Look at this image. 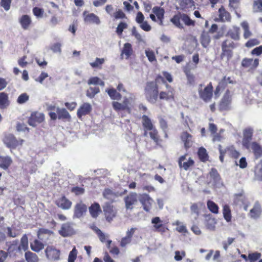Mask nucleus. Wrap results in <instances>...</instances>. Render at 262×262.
<instances>
[{
  "label": "nucleus",
  "instance_id": "nucleus-12",
  "mask_svg": "<svg viewBox=\"0 0 262 262\" xmlns=\"http://www.w3.org/2000/svg\"><path fill=\"white\" fill-rule=\"evenodd\" d=\"M3 141L7 147L15 148L18 146L22 145L24 140L23 139L17 140L13 135L9 134L5 136Z\"/></svg>",
  "mask_w": 262,
  "mask_h": 262
},
{
  "label": "nucleus",
  "instance_id": "nucleus-7",
  "mask_svg": "<svg viewBox=\"0 0 262 262\" xmlns=\"http://www.w3.org/2000/svg\"><path fill=\"white\" fill-rule=\"evenodd\" d=\"M105 92L107 93L112 100H120L122 98V95L120 92H126V90L121 82L119 83L115 89L114 88L107 89Z\"/></svg>",
  "mask_w": 262,
  "mask_h": 262
},
{
  "label": "nucleus",
  "instance_id": "nucleus-29",
  "mask_svg": "<svg viewBox=\"0 0 262 262\" xmlns=\"http://www.w3.org/2000/svg\"><path fill=\"white\" fill-rule=\"evenodd\" d=\"M83 15L84 20L86 23H94L97 25L100 23L99 17L93 13H88L87 11H85L83 12Z\"/></svg>",
  "mask_w": 262,
  "mask_h": 262
},
{
  "label": "nucleus",
  "instance_id": "nucleus-19",
  "mask_svg": "<svg viewBox=\"0 0 262 262\" xmlns=\"http://www.w3.org/2000/svg\"><path fill=\"white\" fill-rule=\"evenodd\" d=\"M253 130L250 127L245 128L243 130V138L242 140L243 145L249 149L250 146V142L252 139Z\"/></svg>",
  "mask_w": 262,
  "mask_h": 262
},
{
  "label": "nucleus",
  "instance_id": "nucleus-38",
  "mask_svg": "<svg viewBox=\"0 0 262 262\" xmlns=\"http://www.w3.org/2000/svg\"><path fill=\"white\" fill-rule=\"evenodd\" d=\"M228 84L226 81L225 78H222L219 82L218 85L216 86L215 91L214 95L215 97H218L220 95L221 91L225 89L227 86Z\"/></svg>",
  "mask_w": 262,
  "mask_h": 262
},
{
  "label": "nucleus",
  "instance_id": "nucleus-17",
  "mask_svg": "<svg viewBox=\"0 0 262 262\" xmlns=\"http://www.w3.org/2000/svg\"><path fill=\"white\" fill-rule=\"evenodd\" d=\"M58 233L61 236L66 237L74 235L75 233V231L72 227V224L67 222L62 224L60 230L58 231Z\"/></svg>",
  "mask_w": 262,
  "mask_h": 262
},
{
  "label": "nucleus",
  "instance_id": "nucleus-1",
  "mask_svg": "<svg viewBox=\"0 0 262 262\" xmlns=\"http://www.w3.org/2000/svg\"><path fill=\"white\" fill-rule=\"evenodd\" d=\"M159 86L154 81H147L144 88V95L146 100L151 104L156 103L159 97Z\"/></svg>",
  "mask_w": 262,
  "mask_h": 262
},
{
  "label": "nucleus",
  "instance_id": "nucleus-14",
  "mask_svg": "<svg viewBox=\"0 0 262 262\" xmlns=\"http://www.w3.org/2000/svg\"><path fill=\"white\" fill-rule=\"evenodd\" d=\"M259 59L244 58L242 60L241 66L245 69H248L249 71L255 70L259 65Z\"/></svg>",
  "mask_w": 262,
  "mask_h": 262
},
{
  "label": "nucleus",
  "instance_id": "nucleus-24",
  "mask_svg": "<svg viewBox=\"0 0 262 262\" xmlns=\"http://www.w3.org/2000/svg\"><path fill=\"white\" fill-rule=\"evenodd\" d=\"M142 125L144 129V135L146 136L147 132L155 128L151 119L147 115H143L142 117Z\"/></svg>",
  "mask_w": 262,
  "mask_h": 262
},
{
  "label": "nucleus",
  "instance_id": "nucleus-32",
  "mask_svg": "<svg viewBox=\"0 0 262 262\" xmlns=\"http://www.w3.org/2000/svg\"><path fill=\"white\" fill-rule=\"evenodd\" d=\"M56 112L58 119L65 120L68 121H71V116L66 108L58 107L56 109Z\"/></svg>",
  "mask_w": 262,
  "mask_h": 262
},
{
  "label": "nucleus",
  "instance_id": "nucleus-53",
  "mask_svg": "<svg viewBox=\"0 0 262 262\" xmlns=\"http://www.w3.org/2000/svg\"><path fill=\"white\" fill-rule=\"evenodd\" d=\"M103 196L107 200H111L116 196L115 192L110 188H105L103 191Z\"/></svg>",
  "mask_w": 262,
  "mask_h": 262
},
{
  "label": "nucleus",
  "instance_id": "nucleus-9",
  "mask_svg": "<svg viewBox=\"0 0 262 262\" xmlns=\"http://www.w3.org/2000/svg\"><path fill=\"white\" fill-rule=\"evenodd\" d=\"M123 201L126 209L127 210H132L134 209V206L138 203V194L135 192H130L127 195L124 196Z\"/></svg>",
  "mask_w": 262,
  "mask_h": 262
},
{
  "label": "nucleus",
  "instance_id": "nucleus-31",
  "mask_svg": "<svg viewBox=\"0 0 262 262\" xmlns=\"http://www.w3.org/2000/svg\"><path fill=\"white\" fill-rule=\"evenodd\" d=\"M19 23L24 30H27L32 23V20L29 15H23L19 18Z\"/></svg>",
  "mask_w": 262,
  "mask_h": 262
},
{
  "label": "nucleus",
  "instance_id": "nucleus-33",
  "mask_svg": "<svg viewBox=\"0 0 262 262\" xmlns=\"http://www.w3.org/2000/svg\"><path fill=\"white\" fill-rule=\"evenodd\" d=\"M261 208L258 202H256L253 207L250 210L249 216L253 219L258 218L261 213Z\"/></svg>",
  "mask_w": 262,
  "mask_h": 262
},
{
  "label": "nucleus",
  "instance_id": "nucleus-57",
  "mask_svg": "<svg viewBox=\"0 0 262 262\" xmlns=\"http://www.w3.org/2000/svg\"><path fill=\"white\" fill-rule=\"evenodd\" d=\"M173 225H177V227L176 228L177 231L181 233H185L187 232L186 227L181 224V223L177 221L176 223L172 224Z\"/></svg>",
  "mask_w": 262,
  "mask_h": 262
},
{
  "label": "nucleus",
  "instance_id": "nucleus-51",
  "mask_svg": "<svg viewBox=\"0 0 262 262\" xmlns=\"http://www.w3.org/2000/svg\"><path fill=\"white\" fill-rule=\"evenodd\" d=\"M209 176L214 182H218L221 179L220 174L215 168H212L210 169L209 172Z\"/></svg>",
  "mask_w": 262,
  "mask_h": 262
},
{
  "label": "nucleus",
  "instance_id": "nucleus-16",
  "mask_svg": "<svg viewBox=\"0 0 262 262\" xmlns=\"http://www.w3.org/2000/svg\"><path fill=\"white\" fill-rule=\"evenodd\" d=\"M45 120V115L38 112H32L28 119V124L33 126H36L37 124L40 123Z\"/></svg>",
  "mask_w": 262,
  "mask_h": 262
},
{
  "label": "nucleus",
  "instance_id": "nucleus-41",
  "mask_svg": "<svg viewBox=\"0 0 262 262\" xmlns=\"http://www.w3.org/2000/svg\"><path fill=\"white\" fill-rule=\"evenodd\" d=\"M211 41V38L208 33L203 32L200 37V42L204 48H207Z\"/></svg>",
  "mask_w": 262,
  "mask_h": 262
},
{
  "label": "nucleus",
  "instance_id": "nucleus-30",
  "mask_svg": "<svg viewBox=\"0 0 262 262\" xmlns=\"http://www.w3.org/2000/svg\"><path fill=\"white\" fill-rule=\"evenodd\" d=\"M89 212L91 216L97 218L102 212L101 207L98 203L95 202L89 207Z\"/></svg>",
  "mask_w": 262,
  "mask_h": 262
},
{
  "label": "nucleus",
  "instance_id": "nucleus-4",
  "mask_svg": "<svg viewBox=\"0 0 262 262\" xmlns=\"http://www.w3.org/2000/svg\"><path fill=\"white\" fill-rule=\"evenodd\" d=\"M202 86L203 84H199L198 89L199 97L204 102L208 103L213 97V87L212 82H210L204 89Z\"/></svg>",
  "mask_w": 262,
  "mask_h": 262
},
{
  "label": "nucleus",
  "instance_id": "nucleus-5",
  "mask_svg": "<svg viewBox=\"0 0 262 262\" xmlns=\"http://www.w3.org/2000/svg\"><path fill=\"white\" fill-rule=\"evenodd\" d=\"M103 211L106 220L111 222L117 214V210L110 202H105L102 206Z\"/></svg>",
  "mask_w": 262,
  "mask_h": 262
},
{
  "label": "nucleus",
  "instance_id": "nucleus-62",
  "mask_svg": "<svg viewBox=\"0 0 262 262\" xmlns=\"http://www.w3.org/2000/svg\"><path fill=\"white\" fill-rule=\"evenodd\" d=\"M77 250L76 248L74 247L71 251H70L69 257H68V262H74L75 260L77 257Z\"/></svg>",
  "mask_w": 262,
  "mask_h": 262
},
{
  "label": "nucleus",
  "instance_id": "nucleus-23",
  "mask_svg": "<svg viewBox=\"0 0 262 262\" xmlns=\"http://www.w3.org/2000/svg\"><path fill=\"white\" fill-rule=\"evenodd\" d=\"M187 154L181 156L178 160L179 166L181 168H183L185 170H188L191 167L194 165V161L191 158H189L187 162H184L186 160Z\"/></svg>",
  "mask_w": 262,
  "mask_h": 262
},
{
  "label": "nucleus",
  "instance_id": "nucleus-3",
  "mask_svg": "<svg viewBox=\"0 0 262 262\" xmlns=\"http://www.w3.org/2000/svg\"><path fill=\"white\" fill-rule=\"evenodd\" d=\"M238 46V43L229 39H226L221 43L222 52L220 54V59H226L229 61L233 56V50Z\"/></svg>",
  "mask_w": 262,
  "mask_h": 262
},
{
  "label": "nucleus",
  "instance_id": "nucleus-63",
  "mask_svg": "<svg viewBox=\"0 0 262 262\" xmlns=\"http://www.w3.org/2000/svg\"><path fill=\"white\" fill-rule=\"evenodd\" d=\"M88 84H103V82L101 81L98 77H91L88 81Z\"/></svg>",
  "mask_w": 262,
  "mask_h": 262
},
{
  "label": "nucleus",
  "instance_id": "nucleus-28",
  "mask_svg": "<svg viewBox=\"0 0 262 262\" xmlns=\"http://www.w3.org/2000/svg\"><path fill=\"white\" fill-rule=\"evenodd\" d=\"M152 12L157 16L159 24L162 26L163 25L165 14V10L164 8L159 6H155L152 8Z\"/></svg>",
  "mask_w": 262,
  "mask_h": 262
},
{
  "label": "nucleus",
  "instance_id": "nucleus-55",
  "mask_svg": "<svg viewBox=\"0 0 262 262\" xmlns=\"http://www.w3.org/2000/svg\"><path fill=\"white\" fill-rule=\"evenodd\" d=\"M7 236L10 237H15L19 234V232L18 230L15 228H12L8 227L7 228Z\"/></svg>",
  "mask_w": 262,
  "mask_h": 262
},
{
  "label": "nucleus",
  "instance_id": "nucleus-11",
  "mask_svg": "<svg viewBox=\"0 0 262 262\" xmlns=\"http://www.w3.org/2000/svg\"><path fill=\"white\" fill-rule=\"evenodd\" d=\"M13 247H16L18 250V252H21L22 251H26L28 249V238L26 234H24L20 239V244L18 245V240H15L12 242L9 246V250L12 251Z\"/></svg>",
  "mask_w": 262,
  "mask_h": 262
},
{
  "label": "nucleus",
  "instance_id": "nucleus-50",
  "mask_svg": "<svg viewBox=\"0 0 262 262\" xmlns=\"http://www.w3.org/2000/svg\"><path fill=\"white\" fill-rule=\"evenodd\" d=\"M97 233L100 241L102 243L106 242L107 247L110 248L112 241L110 239L106 240L105 234L100 229L98 230Z\"/></svg>",
  "mask_w": 262,
  "mask_h": 262
},
{
  "label": "nucleus",
  "instance_id": "nucleus-20",
  "mask_svg": "<svg viewBox=\"0 0 262 262\" xmlns=\"http://www.w3.org/2000/svg\"><path fill=\"white\" fill-rule=\"evenodd\" d=\"M180 139L184 144V148L187 150L192 146L193 136L186 131L183 132L180 135Z\"/></svg>",
  "mask_w": 262,
  "mask_h": 262
},
{
  "label": "nucleus",
  "instance_id": "nucleus-25",
  "mask_svg": "<svg viewBox=\"0 0 262 262\" xmlns=\"http://www.w3.org/2000/svg\"><path fill=\"white\" fill-rule=\"evenodd\" d=\"M56 205L63 210H68L71 208L72 203L65 195H62L55 201Z\"/></svg>",
  "mask_w": 262,
  "mask_h": 262
},
{
  "label": "nucleus",
  "instance_id": "nucleus-45",
  "mask_svg": "<svg viewBox=\"0 0 262 262\" xmlns=\"http://www.w3.org/2000/svg\"><path fill=\"white\" fill-rule=\"evenodd\" d=\"M223 213L225 220L227 222H229L231 221V212L229 205H225L223 206Z\"/></svg>",
  "mask_w": 262,
  "mask_h": 262
},
{
  "label": "nucleus",
  "instance_id": "nucleus-10",
  "mask_svg": "<svg viewBox=\"0 0 262 262\" xmlns=\"http://www.w3.org/2000/svg\"><path fill=\"white\" fill-rule=\"evenodd\" d=\"M151 222L153 225V230L155 232L163 234L169 230L166 223H164L158 216L153 217Z\"/></svg>",
  "mask_w": 262,
  "mask_h": 262
},
{
  "label": "nucleus",
  "instance_id": "nucleus-22",
  "mask_svg": "<svg viewBox=\"0 0 262 262\" xmlns=\"http://www.w3.org/2000/svg\"><path fill=\"white\" fill-rule=\"evenodd\" d=\"M92 111L91 105L88 102L82 104L77 110V115L79 119H81L83 116L90 114Z\"/></svg>",
  "mask_w": 262,
  "mask_h": 262
},
{
  "label": "nucleus",
  "instance_id": "nucleus-54",
  "mask_svg": "<svg viewBox=\"0 0 262 262\" xmlns=\"http://www.w3.org/2000/svg\"><path fill=\"white\" fill-rule=\"evenodd\" d=\"M32 12L34 16H35L37 18H42L43 16L45 11L43 9L35 7L32 9Z\"/></svg>",
  "mask_w": 262,
  "mask_h": 262
},
{
  "label": "nucleus",
  "instance_id": "nucleus-48",
  "mask_svg": "<svg viewBox=\"0 0 262 262\" xmlns=\"http://www.w3.org/2000/svg\"><path fill=\"white\" fill-rule=\"evenodd\" d=\"M254 175L255 179L262 181V162L255 167Z\"/></svg>",
  "mask_w": 262,
  "mask_h": 262
},
{
  "label": "nucleus",
  "instance_id": "nucleus-35",
  "mask_svg": "<svg viewBox=\"0 0 262 262\" xmlns=\"http://www.w3.org/2000/svg\"><path fill=\"white\" fill-rule=\"evenodd\" d=\"M10 105L8 94L5 92L0 93V108L4 109Z\"/></svg>",
  "mask_w": 262,
  "mask_h": 262
},
{
  "label": "nucleus",
  "instance_id": "nucleus-58",
  "mask_svg": "<svg viewBox=\"0 0 262 262\" xmlns=\"http://www.w3.org/2000/svg\"><path fill=\"white\" fill-rule=\"evenodd\" d=\"M104 58H96L95 59V61L93 62H91L90 66L93 68H101V66L104 63Z\"/></svg>",
  "mask_w": 262,
  "mask_h": 262
},
{
  "label": "nucleus",
  "instance_id": "nucleus-44",
  "mask_svg": "<svg viewBox=\"0 0 262 262\" xmlns=\"http://www.w3.org/2000/svg\"><path fill=\"white\" fill-rule=\"evenodd\" d=\"M52 234L53 232L49 229L40 228L37 232V237L39 239L43 241L45 238V235L50 236Z\"/></svg>",
  "mask_w": 262,
  "mask_h": 262
},
{
  "label": "nucleus",
  "instance_id": "nucleus-2",
  "mask_svg": "<svg viewBox=\"0 0 262 262\" xmlns=\"http://www.w3.org/2000/svg\"><path fill=\"white\" fill-rule=\"evenodd\" d=\"M170 22L177 28L180 29L184 28L183 24L181 23L182 21L186 26L194 27L195 21L190 18L189 16L184 13L178 12L174 15L170 19Z\"/></svg>",
  "mask_w": 262,
  "mask_h": 262
},
{
  "label": "nucleus",
  "instance_id": "nucleus-8",
  "mask_svg": "<svg viewBox=\"0 0 262 262\" xmlns=\"http://www.w3.org/2000/svg\"><path fill=\"white\" fill-rule=\"evenodd\" d=\"M112 104L114 110L116 112L125 111L129 114L132 112V108L130 106V99L126 97L124 98L122 103H120L118 101H113Z\"/></svg>",
  "mask_w": 262,
  "mask_h": 262
},
{
  "label": "nucleus",
  "instance_id": "nucleus-27",
  "mask_svg": "<svg viewBox=\"0 0 262 262\" xmlns=\"http://www.w3.org/2000/svg\"><path fill=\"white\" fill-rule=\"evenodd\" d=\"M240 35L241 29L239 27L236 26H233L231 28L228 30L226 36L230 38L234 41H236L240 39Z\"/></svg>",
  "mask_w": 262,
  "mask_h": 262
},
{
  "label": "nucleus",
  "instance_id": "nucleus-49",
  "mask_svg": "<svg viewBox=\"0 0 262 262\" xmlns=\"http://www.w3.org/2000/svg\"><path fill=\"white\" fill-rule=\"evenodd\" d=\"M100 92V89L99 87H90L86 91V96L90 98H93L95 97V95Z\"/></svg>",
  "mask_w": 262,
  "mask_h": 262
},
{
  "label": "nucleus",
  "instance_id": "nucleus-18",
  "mask_svg": "<svg viewBox=\"0 0 262 262\" xmlns=\"http://www.w3.org/2000/svg\"><path fill=\"white\" fill-rule=\"evenodd\" d=\"M218 13V18L215 19V21L222 23L231 21V14L225 9L224 6H221L219 9Z\"/></svg>",
  "mask_w": 262,
  "mask_h": 262
},
{
  "label": "nucleus",
  "instance_id": "nucleus-15",
  "mask_svg": "<svg viewBox=\"0 0 262 262\" xmlns=\"http://www.w3.org/2000/svg\"><path fill=\"white\" fill-rule=\"evenodd\" d=\"M139 201L142 204L143 209L146 212H149L154 202L153 199L147 193L140 194Z\"/></svg>",
  "mask_w": 262,
  "mask_h": 262
},
{
  "label": "nucleus",
  "instance_id": "nucleus-56",
  "mask_svg": "<svg viewBox=\"0 0 262 262\" xmlns=\"http://www.w3.org/2000/svg\"><path fill=\"white\" fill-rule=\"evenodd\" d=\"M128 27L127 24L123 21H121L118 25L116 32L117 34L118 35L121 36L122 35V32L123 30L125 29H126Z\"/></svg>",
  "mask_w": 262,
  "mask_h": 262
},
{
  "label": "nucleus",
  "instance_id": "nucleus-37",
  "mask_svg": "<svg viewBox=\"0 0 262 262\" xmlns=\"http://www.w3.org/2000/svg\"><path fill=\"white\" fill-rule=\"evenodd\" d=\"M251 147L255 158L258 159L262 156V147L258 143L256 142H252Z\"/></svg>",
  "mask_w": 262,
  "mask_h": 262
},
{
  "label": "nucleus",
  "instance_id": "nucleus-64",
  "mask_svg": "<svg viewBox=\"0 0 262 262\" xmlns=\"http://www.w3.org/2000/svg\"><path fill=\"white\" fill-rule=\"evenodd\" d=\"M174 255V259L177 261H180L183 259L186 255V253L184 251H176Z\"/></svg>",
  "mask_w": 262,
  "mask_h": 262
},
{
  "label": "nucleus",
  "instance_id": "nucleus-40",
  "mask_svg": "<svg viewBox=\"0 0 262 262\" xmlns=\"http://www.w3.org/2000/svg\"><path fill=\"white\" fill-rule=\"evenodd\" d=\"M226 154L229 157L233 159H237L239 157V152L237 151L233 146H230L226 147L225 149Z\"/></svg>",
  "mask_w": 262,
  "mask_h": 262
},
{
  "label": "nucleus",
  "instance_id": "nucleus-43",
  "mask_svg": "<svg viewBox=\"0 0 262 262\" xmlns=\"http://www.w3.org/2000/svg\"><path fill=\"white\" fill-rule=\"evenodd\" d=\"M133 49L130 43H125L122 50V54L125 55V58L128 59L133 53Z\"/></svg>",
  "mask_w": 262,
  "mask_h": 262
},
{
  "label": "nucleus",
  "instance_id": "nucleus-6",
  "mask_svg": "<svg viewBox=\"0 0 262 262\" xmlns=\"http://www.w3.org/2000/svg\"><path fill=\"white\" fill-rule=\"evenodd\" d=\"M232 92L229 89H227L219 104L220 111H226L230 109V105L232 102Z\"/></svg>",
  "mask_w": 262,
  "mask_h": 262
},
{
  "label": "nucleus",
  "instance_id": "nucleus-36",
  "mask_svg": "<svg viewBox=\"0 0 262 262\" xmlns=\"http://www.w3.org/2000/svg\"><path fill=\"white\" fill-rule=\"evenodd\" d=\"M12 163L11 158L8 156H0V168L6 170Z\"/></svg>",
  "mask_w": 262,
  "mask_h": 262
},
{
  "label": "nucleus",
  "instance_id": "nucleus-47",
  "mask_svg": "<svg viewBox=\"0 0 262 262\" xmlns=\"http://www.w3.org/2000/svg\"><path fill=\"white\" fill-rule=\"evenodd\" d=\"M241 26L244 30L243 36L244 38L247 39L250 37L252 35V33L250 31L248 23L247 21H243L241 23Z\"/></svg>",
  "mask_w": 262,
  "mask_h": 262
},
{
  "label": "nucleus",
  "instance_id": "nucleus-42",
  "mask_svg": "<svg viewBox=\"0 0 262 262\" xmlns=\"http://www.w3.org/2000/svg\"><path fill=\"white\" fill-rule=\"evenodd\" d=\"M30 247L31 249L36 252H38L43 249L44 245L37 239H35L31 243Z\"/></svg>",
  "mask_w": 262,
  "mask_h": 262
},
{
  "label": "nucleus",
  "instance_id": "nucleus-52",
  "mask_svg": "<svg viewBox=\"0 0 262 262\" xmlns=\"http://www.w3.org/2000/svg\"><path fill=\"white\" fill-rule=\"evenodd\" d=\"M208 209L212 213L217 214L219 213V207L213 201L209 200L207 203Z\"/></svg>",
  "mask_w": 262,
  "mask_h": 262
},
{
  "label": "nucleus",
  "instance_id": "nucleus-59",
  "mask_svg": "<svg viewBox=\"0 0 262 262\" xmlns=\"http://www.w3.org/2000/svg\"><path fill=\"white\" fill-rule=\"evenodd\" d=\"M186 75L187 83L190 85H194L195 83V76L191 73L190 71H185Z\"/></svg>",
  "mask_w": 262,
  "mask_h": 262
},
{
  "label": "nucleus",
  "instance_id": "nucleus-60",
  "mask_svg": "<svg viewBox=\"0 0 262 262\" xmlns=\"http://www.w3.org/2000/svg\"><path fill=\"white\" fill-rule=\"evenodd\" d=\"M29 96L27 93H23L18 97L17 102L18 104L25 103L29 100Z\"/></svg>",
  "mask_w": 262,
  "mask_h": 262
},
{
  "label": "nucleus",
  "instance_id": "nucleus-26",
  "mask_svg": "<svg viewBox=\"0 0 262 262\" xmlns=\"http://www.w3.org/2000/svg\"><path fill=\"white\" fill-rule=\"evenodd\" d=\"M86 205L80 201L75 205L74 209V215L76 217L80 218L86 213Z\"/></svg>",
  "mask_w": 262,
  "mask_h": 262
},
{
  "label": "nucleus",
  "instance_id": "nucleus-21",
  "mask_svg": "<svg viewBox=\"0 0 262 262\" xmlns=\"http://www.w3.org/2000/svg\"><path fill=\"white\" fill-rule=\"evenodd\" d=\"M47 258L51 260H57L59 259L60 251L53 246H48L45 250Z\"/></svg>",
  "mask_w": 262,
  "mask_h": 262
},
{
  "label": "nucleus",
  "instance_id": "nucleus-34",
  "mask_svg": "<svg viewBox=\"0 0 262 262\" xmlns=\"http://www.w3.org/2000/svg\"><path fill=\"white\" fill-rule=\"evenodd\" d=\"M148 132L150 138L154 141L156 144L158 146H161V143L162 142V140L160 138L158 132L156 127Z\"/></svg>",
  "mask_w": 262,
  "mask_h": 262
},
{
  "label": "nucleus",
  "instance_id": "nucleus-61",
  "mask_svg": "<svg viewBox=\"0 0 262 262\" xmlns=\"http://www.w3.org/2000/svg\"><path fill=\"white\" fill-rule=\"evenodd\" d=\"M71 192L74 193L76 195H79L83 194L85 192V189L83 187L75 186L72 188L71 190Z\"/></svg>",
  "mask_w": 262,
  "mask_h": 262
},
{
  "label": "nucleus",
  "instance_id": "nucleus-13",
  "mask_svg": "<svg viewBox=\"0 0 262 262\" xmlns=\"http://www.w3.org/2000/svg\"><path fill=\"white\" fill-rule=\"evenodd\" d=\"M165 87L167 89L166 91H161L159 92V97L160 100H165L166 101L173 100L174 99L175 91L168 83L165 84Z\"/></svg>",
  "mask_w": 262,
  "mask_h": 262
},
{
  "label": "nucleus",
  "instance_id": "nucleus-39",
  "mask_svg": "<svg viewBox=\"0 0 262 262\" xmlns=\"http://www.w3.org/2000/svg\"><path fill=\"white\" fill-rule=\"evenodd\" d=\"M198 156L200 160L202 162H206L209 160V156L207 150L203 147H201L199 148Z\"/></svg>",
  "mask_w": 262,
  "mask_h": 262
},
{
  "label": "nucleus",
  "instance_id": "nucleus-46",
  "mask_svg": "<svg viewBox=\"0 0 262 262\" xmlns=\"http://www.w3.org/2000/svg\"><path fill=\"white\" fill-rule=\"evenodd\" d=\"M26 260L27 262H38V257L37 255L30 251H27L25 254Z\"/></svg>",
  "mask_w": 262,
  "mask_h": 262
}]
</instances>
